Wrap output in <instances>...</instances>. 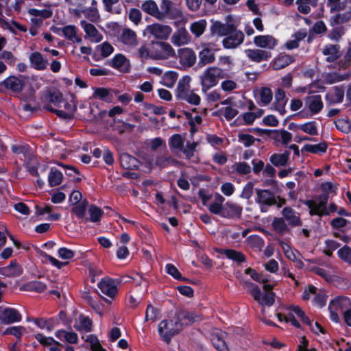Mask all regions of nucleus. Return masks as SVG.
<instances>
[{
  "instance_id": "nucleus-1",
  "label": "nucleus",
  "mask_w": 351,
  "mask_h": 351,
  "mask_svg": "<svg viewBox=\"0 0 351 351\" xmlns=\"http://www.w3.org/2000/svg\"><path fill=\"white\" fill-rule=\"evenodd\" d=\"M294 315H295L303 323L308 325L311 330L314 333L319 334V332H324L323 328L317 322L313 324L308 317L306 316L303 310L298 306L293 305L287 307L283 313H278L277 317L279 322H289L295 327L300 328V325L299 322L295 319Z\"/></svg>"
},
{
  "instance_id": "nucleus-2",
  "label": "nucleus",
  "mask_w": 351,
  "mask_h": 351,
  "mask_svg": "<svg viewBox=\"0 0 351 351\" xmlns=\"http://www.w3.org/2000/svg\"><path fill=\"white\" fill-rule=\"evenodd\" d=\"M191 78L189 75H184L180 79L176 90V97L180 100L185 101L193 105H198L200 103V97L190 89Z\"/></svg>"
},
{
  "instance_id": "nucleus-3",
  "label": "nucleus",
  "mask_w": 351,
  "mask_h": 351,
  "mask_svg": "<svg viewBox=\"0 0 351 351\" xmlns=\"http://www.w3.org/2000/svg\"><path fill=\"white\" fill-rule=\"evenodd\" d=\"M226 77L227 73L223 69L217 66L208 67L199 76L202 91L206 93L218 84L219 79Z\"/></svg>"
},
{
  "instance_id": "nucleus-4",
  "label": "nucleus",
  "mask_w": 351,
  "mask_h": 351,
  "mask_svg": "<svg viewBox=\"0 0 351 351\" xmlns=\"http://www.w3.org/2000/svg\"><path fill=\"white\" fill-rule=\"evenodd\" d=\"M152 59L157 60H166L176 57V51L167 42L152 40Z\"/></svg>"
},
{
  "instance_id": "nucleus-5",
  "label": "nucleus",
  "mask_w": 351,
  "mask_h": 351,
  "mask_svg": "<svg viewBox=\"0 0 351 351\" xmlns=\"http://www.w3.org/2000/svg\"><path fill=\"white\" fill-rule=\"evenodd\" d=\"M182 327L178 317L172 319L162 321L158 325V332L167 342H169L171 337L179 332Z\"/></svg>"
},
{
  "instance_id": "nucleus-6",
  "label": "nucleus",
  "mask_w": 351,
  "mask_h": 351,
  "mask_svg": "<svg viewBox=\"0 0 351 351\" xmlns=\"http://www.w3.org/2000/svg\"><path fill=\"white\" fill-rule=\"evenodd\" d=\"M351 302L348 298L339 296L330 301L328 310L330 319L336 323L340 320L339 313L350 308Z\"/></svg>"
},
{
  "instance_id": "nucleus-7",
  "label": "nucleus",
  "mask_w": 351,
  "mask_h": 351,
  "mask_svg": "<svg viewBox=\"0 0 351 351\" xmlns=\"http://www.w3.org/2000/svg\"><path fill=\"white\" fill-rule=\"evenodd\" d=\"M172 32V28L167 25L154 23L146 27L143 32L144 36H152L156 39L166 40Z\"/></svg>"
},
{
  "instance_id": "nucleus-8",
  "label": "nucleus",
  "mask_w": 351,
  "mask_h": 351,
  "mask_svg": "<svg viewBox=\"0 0 351 351\" xmlns=\"http://www.w3.org/2000/svg\"><path fill=\"white\" fill-rule=\"evenodd\" d=\"M256 202L262 213L268 211L269 208L276 203L275 195L269 190L256 189Z\"/></svg>"
},
{
  "instance_id": "nucleus-9",
  "label": "nucleus",
  "mask_w": 351,
  "mask_h": 351,
  "mask_svg": "<svg viewBox=\"0 0 351 351\" xmlns=\"http://www.w3.org/2000/svg\"><path fill=\"white\" fill-rule=\"evenodd\" d=\"M328 196L324 194L319 195L318 198L315 200L307 201L306 205L308 207L311 215H328V211L326 208Z\"/></svg>"
},
{
  "instance_id": "nucleus-10",
  "label": "nucleus",
  "mask_w": 351,
  "mask_h": 351,
  "mask_svg": "<svg viewBox=\"0 0 351 351\" xmlns=\"http://www.w3.org/2000/svg\"><path fill=\"white\" fill-rule=\"evenodd\" d=\"M243 33L234 27L230 32L223 39L222 45L225 49H232L239 47L243 43Z\"/></svg>"
},
{
  "instance_id": "nucleus-11",
  "label": "nucleus",
  "mask_w": 351,
  "mask_h": 351,
  "mask_svg": "<svg viewBox=\"0 0 351 351\" xmlns=\"http://www.w3.org/2000/svg\"><path fill=\"white\" fill-rule=\"evenodd\" d=\"M250 293L254 299L261 306H271L274 302L273 292L267 291L262 293L260 289L255 285H252Z\"/></svg>"
},
{
  "instance_id": "nucleus-12",
  "label": "nucleus",
  "mask_w": 351,
  "mask_h": 351,
  "mask_svg": "<svg viewBox=\"0 0 351 351\" xmlns=\"http://www.w3.org/2000/svg\"><path fill=\"white\" fill-rule=\"evenodd\" d=\"M80 26L85 32V38L91 43H97L102 40V34L92 23L87 22L86 20H82Z\"/></svg>"
},
{
  "instance_id": "nucleus-13",
  "label": "nucleus",
  "mask_w": 351,
  "mask_h": 351,
  "mask_svg": "<svg viewBox=\"0 0 351 351\" xmlns=\"http://www.w3.org/2000/svg\"><path fill=\"white\" fill-rule=\"evenodd\" d=\"M192 38L185 27L176 29L171 38V43L176 47L186 45L191 43Z\"/></svg>"
},
{
  "instance_id": "nucleus-14",
  "label": "nucleus",
  "mask_w": 351,
  "mask_h": 351,
  "mask_svg": "<svg viewBox=\"0 0 351 351\" xmlns=\"http://www.w3.org/2000/svg\"><path fill=\"white\" fill-rule=\"evenodd\" d=\"M119 40L125 46L127 49H134L138 44L136 32L129 28L123 29L119 36Z\"/></svg>"
},
{
  "instance_id": "nucleus-15",
  "label": "nucleus",
  "mask_w": 351,
  "mask_h": 351,
  "mask_svg": "<svg viewBox=\"0 0 351 351\" xmlns=\"http://www.w3.org/2000/svg\"><path fill=\"white\" fill-rule=\"evenodd\" d=\"M117 284L113 279L104 278L98 283V287L104 294L112 298L117 295Z\"/></svg>"
},
{
  "instance_id": "nucleus-16",
  "label": "nucleus",
  "mask_w": 351,
  "mask_h": 351,
  "mask_svg": "<svg viewBox=\"0 0 351 351\" xmlns=\"http://www.w3.org/2000/svg\"><path fill=\"white\" fill-rule=\"evenodd\" d=\"M21 319V315L15 308H5L0 311V320L3 324H10L14 322H19Z\"/></svg>"
},
{
  "instance_id": "nucleus-17",
  "label": "nucleus",
  "mask_w": 351,
  "mask_h": 351,
  "mask_svg": "<svg viewBox=\"0 0 351 351\" xmlns=\"http://www.w3.org/2000/svg\"><path fill=\"white\" fill-rule=\"evenodd\" d=\"M110 66L123 73H128L130 71V60L123 54H116L110 60Z\"/></svg>"
},
{
  "instance_id": "nucleus-18",
  "label": "nucleus",
  "mask_w": 351,
  "mask_h": 351,
  "mask_svg": "<svg viewBox=\"0 0 351 351\" xmlns=\"http://www.w3.org/2000/svg\"><path fill=\"white\" fill-rule=\"evenodd\" d=\"M278 43V40L271 35H260L254 38V43L256 47L269 50L274 49Z\"/></svg>"
},
{
  "instance_id": "nucleus-19",
  "label": "nucleus",
  "mask_w": 351,
  "mask_h": 351,
  "mask_svg": "<svg viewBox=\"0 0 351 351\" xmlns=\"http://www.w3.org/2000/svg\"><path fill=\"white\" fill-rule=\"evenodd\" d=\"M25 79V77L23 75H19V77L10 76L3 81V84L6 88L19 93L24 88Z\"/></svg>"
},
{
  "instance_id": "nucleus-20",
  "label": "nucleus",
  "mask_w": 351,
  "mask_h": 351,
  "mask_svg": "<svg viewBox=\"0 0 351 351\" xmlns=\"http://www.w3.org/2000/svg\"><path fill=\"white\" fill-rule=\"evenodd\" d=\"M234 26L230 23H223L218 21H212L210 29L212 34L219 36H226Z\"/></svg>"
},
{
  "instance_id": "nucleus-21",
  "label": "nucleus",
  "mask_w": 351,
  "mask_h": 351,
  "mask_svg": "<svg viewBox=\"0 0 351 351\" xmlns=\"http://www.w3.org/2000/svg\"><path fill=\"white\" fill-rule=\"evenodd\" d=\"M141 9L155 19L162 21L163 14L160 13V10L157 3L153 0H146L141 5Z\"/></svg>"
},
{
  "instance_id": "nucleus-22",
  "label": "nucleus",
  "mask_w": 351,
  "mask_h": 351,
  "mask_svg": "<svg viewBox=\"0 0 351 351\" xmlns=\"http://www.w3.org/2000/svg\"><path fill=\"white\" fill-rule=\"evenodd\" d=\"M207 26V21L200 19L191 23L189 29L195 38H199L205 33Z\"/></svg>"
},
{
  "instance_id": "nucleus-23",
  "label": "nucleus",
  "mask_w": 351,
  "mask_h": 351,
  "mask_svg": "<svg viewBox=\"0 0 351 351\" xmlns=\"http://www.w3.org/2000/svg\"><path fill=\"white\" fill-rule=\"evenodd\" d=\"M180 62L184 66H191L196 61V55L190 48H182L178 50Z\"/></svg>"
},
{
  "instance_id": "nucleus-24",
  "label": "nucleus",
  "mask_w": 351,
  "mask_h": 351,
  "mask_svg": "<svg viewBox=\"0 0 351 351\" xmlns=\"http://www.w3.org/2000/svg\"><path fill=\"white\" fill-rule=\"evenodd\" d=\"M288 99L286 97L285 93L283 90L278 88L275 93V102L274 104V109L281 115L286 113V105Z\"/></svg>"
},
{
  "instance_id": "nucleus-25",
  "label": "nucleus",
  "mask_w": 351,
  "mask_h": 351,
  "mask_svg": "<svg viewBox=\"0 0 351 351\" xmlns=\"http://www.w3.org/2000/svg\"><path fill=\"white\" fill-rule=\"evenodd\" d=\"M245 53L250 60L256 62L267 60L269 58H271V53L269 52L258 49H246Z\"/></svg>"
},
{
  "instance_id": "nucleus-26",
  "label": "nucleus",
  "mask_w": 351,
  "mask_h": 351,
  "mask_svg": "<svg viewBox=\"0 0 351 351\" xmlns=\"http://www.w3.org/2000/svg\"><path fill=\"white\" fill-rule=\"evenodd\" d=\"M344 88L342 86H334L326 95V99L331 104L341 103L344 97Z\"/></svg>"
},
{
  "instance_id": "nucleus-27",
  "label": "nucleus",
  "mask_w": 351,
  "mask_h": 351,
  "mask_svg": "<svg viewBox=\"0 0 351 351\" xmlns=\"http://www.w3.org/2000/svg\"><path fill=\"white\" fill-rule=\"evenodd\" d=\"M243 208L238 204L227 202L224 206L223 217L239 218L242 214Z\"/></svg>"
},
{
  "instance_id": "nucleus-28",
  "label": "nucleus",
  "mask_w": 351,
  "mask_h": 351,
  "mask_svg": "<svg viewBox=\"0 0 351 351\" xmlns=\"http://www.w3.org/2000/svg\"><path fill=\"white\" fill-rule=\"evenodd\" d=\"M29 59L32 66L36 70H44L47 66V60L39 52L31 53Z\"/></svg>"
},
{
  "instance_id": "nucleus-29",
  "label": "nucleus",
  "mask_w": 351,
  "mask_h": 351,
  "mask_svg": "<svg viewBox=\"0 0 351 351\" xmlns=\"http://www.w3.org/2000/svg\"><path fill=\"white\" fill-rule=\"evenodd\" d=\"M323 54L326 56V60L332 62L341 56L340 47L337 45H326Z\"/></svg>"
},
{
  "instance_id": "nucleus-30",
  "label": "nucleus",
  "mask_w": 351,
  "mask_h": 351,
  "mask_svg": "<svg viewBox=\"0 0 351 351\" xmlns=\"http://www.w3.org/2000/svg\"><path fill=\"white\" fill-rule=\"evenodd\" d=\"M282 215L291 226H301L302 223L299 215L292 208L285 207L282 210Z\"/></svg>"
},
{
  "instance_id": "nucleus-31",
  "label": "nucleus",
  "mask_w": 351,
  "mask_h": 351,
  "mask_svg": "<svg viewBox=\"0 0 351 351\" xmlns=\"http://www.w3.org/2000/svg\"><path fill=\"white\" fill-rule=\"evenodd\" d=\"M225 336L226 334L221 331H218L212 335V344L219 351H228V348L224 339Z\"/></svg>"
},
{
  "instance_id": "nucleus-32",
  "label": "nucleus",
  "mask_w": 351,
  "mask_h": 351,
  "mask_svg": "<svg viewBox=\"0 0 351 351\" xmlns=\"http://www.w3.org/2000/svg\"><path fill=\"white\" fill-rule=\"evenodd\" d=\"M64 36L73 43H80L81 36L77 34V28L75 25H69L62 29Z\"/></svg>"
},
{
  "instance_id": "nucleus-33",
  "label": "nucleus",
  "mask_w": 351,
  "mask_h": 351,
  "mask_svg": "<svg viewBox=\"0 0 351 351\" xmlns=\"http://www.w3.org/2000/svg\"><path fill=\"white\" fill-rule=\"evenodd\" d=\"M290 153L285 152L283 153H275L269 157V162L275 167H285L287 165L289 159Z\"/></svg>"
},
{
  "instance_id": "nucleus-34",
  "label": "nucleus",
  "mask_w": 351,
  "mask_h": 351,
  "mask_svg": "<svg viewBox=\"0 0 351 351\" xmlns=\"http://www.w3.org/2000/svg\"><path fill=\"white\" fill-rule=\"evenodd\" d=\"M225 199L220 194H216L215 195V201L210 203L208 208L210 213L218 215L222 217V214H223L224 207H223L222 204L223 203Z\"/></svg>"
},
{
  "instance_id": "nucleus-35",
  "label": "nucleus",
  "mask_w": 351,
  "mask_h": 351,
  "mask_svg": "<svg viewBox=\"0 0 351 351\" xmlns=\"http://www.w3.org/2000/svg\"><path fill=\"white\" fill-rule=\"evenodd\" d=\"M92 322L88 317L80 315L75 319L73 327L79 331L89 332L91 330Z\"/></svg>"
},
{
  "instance_id": "nucleus-36",
  "label": "nucleus",
  "mask_w": 351,
  "mask_h": 351,
  "mask_svg": "<svg viewBox=\"0 0 351 351\" xmlns=\"http://www.w3.org/2000/svg\"><path fill=\"white\" fill-rule=\"evenodd\" d=\"M294 61V58L287 54L279 56L272 62V67L274 70L282 69L289 65Z\"/></svg>"
},
{
  "instance_id": "nucleus-37",
  "label": "nucleus",
  "mask_w": 351,
  "mask_h": 351,
  "mask_svg": "<svg viewBox=\"0 0 351 351\" xmlns=\"http://www.w3.org/2000/svg\"><path fill=\"white\" fill-rule=\"evenodd\" d=\"M176 162V161L172 157L166 155L158 156L156 159L152 158L151 161H149L150 167L156 165L161 168L173 165Z\"/></svg>"
},
{
  "instance_id": "nucleus-38",
  "label": "nucleus",
  "mask_w": 351,
  "mask_h": 351,
  "mask_svg": "<svg viewBox=\"0 0 351 351\" xmlns=\"http://www.w3.org/2000/svg\"><path fill=\"white\" fill-rule=\"evenodd\" d=\"M138 160L127 153L120 156V164L124 169H132L138 167Z\"/></svg>"
},
{
  "instance_id": "nucleus-39",
  "label": "nucleus",
  "mask_w": 351,
  "mask_h": 351,
  "mask_svg": "<svg viewBox=\"0 0 351 351\" xmlns=\"http://www.w3.org/2000/svg\"><path fill=\"white\" fill-rule=\"evenodd\" d=\"M21 272V267L16 262H11L9 265L0 268V274L8 277L17 276Z\"/></svg>"
},
{
  "instance_id": "nucleus-40",
  "label": "nucleus",
  "mask_w": 351,
  "mask_h": 351,
  "mask_svg": "<svg viewBox=\"0 0 351 351\" xmlns=\"http://www.w3.org/2000/svg\"><path fill=\"white\" fill-rule=\"evenodd\" d=\"M184 138L179 134L172 135L169 139V146L172 152H180L184 145Z\"/></svg>"
},
{
  "instance_id": "nucleus-41",
  "label": "nucleus",
  "mask_w": 351,
  "mask_h": 351,
  "mask_svg": "<svg viewBox=\"0 0 351 351\" xmlns=\"http://www.w3.org/2000/svg\"><path fill=\"white\" fill-rule=\"evenodd\" d=\"M306 102L310 110L313 113H317L323 107L322 98L319 95L307 97Z\"/></svg>"
},
{
  "instance_id": "nucleus-42",
  "label": "nucleus",
  "mask_w": 351,
  "mask_h": 351,
  "mask_svg": "<svg viewBox=\"0 0 351 351\" xmlns=\"http://www.w3.org/2000/svg\"><path fill=\"white\" fill-rule=\"evenodd\" d=\"M56 337L61 341H65L69 343H77L78 337L76 333L65 330H58L55 332Z\"/></svg>"
},
{
  "instance_id": "nucleus-43",
  "label": "nucleus",
  "mask_w": 351,
  "mask_h": 351,
  "mask_svg": "<svg viewBox=\"0 0 351 351\" xmlns=\"http://www.w3.org/2000/svg\"><path fill=\"white\" fill-rule=\"evenodd\" d=\"M256 97L258 102L262 106H266L272 100L273 94L270 88H261L257 90Z\"/></svg>"
},
{
  "instance_id": "nucleus-44",
  "label": "nucleus",
  "mask_w": 351,
  "mask_h": 351,
  "mask_svg": "<svg viewBox=\"0 0 351 351\" xmlns=\"http://www.w3.org/2000/svg\"><path fill=\"white\" fill-rule=\"evenodd\" d=\"M178 318L180 322L184 320V322L181 323L182 325H187L200 320V315L195 312L183 311L179 313Z\"/></svg>"
},
{
  "instance_id": "nucleus-45",
  "label": "nucleus",
  "mask_w": 351,
  "mask_h": 351,
  "mask_svg": "<svg viewBox=\"0 0 351 351\" xmlns=\"http://www.w3.org/2000/svg\"><path fill=\"white\" fill-rule=\"evenodd\" d=\"M93 98L98 99L110 103L112 100V95L109 89L106 88H93Z\"/></svg>"
},
{
  "instance_id": "nucleus-46",
  "label": "nucleus",
  "mask_w": 351,
  "mask_h": 351,
  "mask_svg": "<svg viewBox=\"0 0 351 351\" xmlns=\"http://www.w3.org/2000/svg\"><path fill=\"white\" fill-rule=\"evenodd\" d=\"M280 245L287 258L292 261H297L301 267L303 265L302 262L297 258V254H298L297 251L293 250L291 247L285 242H280Z\"/></svg>"
},
{
  "instance_id": "nucleus-47",
  "label": "nucleus",
  "mask_w": 351,
  "mask_h": 351,
  "mask_svg": "<svg viewBox=\"0 0 351 351\" xmlns=\"http://www.w3.org/2000/svg\"><path fill=\"white\" fill-rule=\"evenodd\" d=\"M199 63L203 65L210 64L215 60L214 53L208 48L203 49L199 53Z\"/></svg>"
},
{
  "instance_id": "nucleus-48",
  "label": "nucleus",
  "mask_w": 351,
  "mask_h": 351,
  "mask_svg": "<svg viewBox=\"0 0 351 351\" xmlns=\"http://www.w3.org/2000/svg\"><path fill=\"white\" fill-rule=\"evenodd\" d=\"M62 173L56 168H51L48 176L49 184L51 186L59 185L62 181Z\"/></svg>"
},
{
  "instance_id": "nucleus-49",
  "label": "nucleus",
  "mask_w": 351,
  "mask_h": 351,
  "mask_svg": "<svg viewBox=\"0 0 351 351\" xmlns=\"http://www.w3.org/2000/svg\"><path fill=\"white\" fill-rule=\"evenodd\" d=\"M84 16L93 23H98L101 20L99 10L97 8L89 7L83 10Z\"/></svg>"
},
{
  "instance_id": "nucleus-50",
  "label": "nucleus",
  "mask_w": 351,
  "mask_h": 351,
  "mask_svg": "<svg viewBox=\"0 0 351 351\" xmlns=\"http://www.w3.org/2000/svg\"><path fill=\"white\" fill-rule=\"evenodd\" d=\"M160 6V13L163 14L162 20L167 17H173V3L170 0H162Z\"/></svg>"
},
{
  "instance_id": "nucleus-51",
  "label": "nucleus",
  "mask_w": 351,
  "mask_h": 351,
  "mask_svg": "<svg viewBox=\"0 0 351 351\" xmlns=\"http://www.w3.org/2000/svg\"><path fill=\"white\" fill-rule=\"evenodd\" d=\"M327 149V144L324 142L320 143L318 144H306L305 145L302 150H304L308 152H311L313 154H319V153H324L326 152Z\"/></svg>"
},
{
  "instance_id": "nucleus-52",
  "label": "nucleus",
  "mask_w": 351,
  "mask_h": 351,
  "mask_svg": "<svg viewBox=\"0 0 351 351\" xmlns=\"http://www.w3.org/2000/svg\"><path fill=\"white\" fill-rule=\"evenodd\" d=\"M28 14L43 21L44 19L50 18L52 16L53 12L51 9L38 10L36 8H30L28 10Z\"/></svg>"
},
{
  "instance_id": "nucleus-53",
  "label": "nucleus",
  "mask_w": 351,
  "mask_h": 351,
  "mask_svg": "<svg viewBox=\"0 0 351 351\" xmlns=\"http://www.w3.org/2000/svg\"><path fill=\"white\" fill-rule=\"evenodd\" d=\"M178 73L175 71H168L164 74L162 83L167 87L171 88L178 80Z\"/></svg>"
},
{
  "instance_id": "nucleus-54",
  "label": "nucleus",
  "mask_w": 351,
  "mask_h": 351,
  "mask_svg": "<svg viewBox=\"0 0 351 351\" xmlns=\"http://www.w3.org/2000/svg\"><path fill=\"white\" fill-rule=\"evenodd\" d=\"M246 242L250 247L259 251L261 250L264 245V241L261 237L257 235L250 236L247 239Z\"/></svg>"
},
{
  "instance_id": "nucleus-55",
  "label": "nucleus",
  "mask_w": 351,
  "mask_h": 351,
  "mask_svg": "<svg viewBox=\"0 0 351 351\" xmlns=\"http://www.w3.org/2000/svg\"><path fill=\"white\" fill-rule=\"evenodd\" d=\"M306 36V34L298 32L295 34L293 38L287 41L285 44V47L287 49L291 50L297 48L299 46V42Z\"/></svg>"
},
{
  "instance_id": "nucleus-56",
  "label": "nucleus",
  "mask_w": 351,
  "mask_h": 351,
  "mask_svg": "<svg viewBox=\"0 0 351 351\" xmlns=\"http://www.w3.org/2000/svg\"><path fill=\"white\" fill-rule=\"evenodd\" d=\"M272 226L278 234H283L288 231V226L282 218H275Z\"/></svg>"
},
{
  "instance_id": "nucleus-57",
  "label": "nucleus",
  "mask_w": 351,
  "mask_h": 351,
  "mask_svg": "<svg viewBox=\"0 0 351 351\" xmlns=\"http://www.w3.org/2000/svg\"><path fill=\"white\" fill-rule=\"evenodd\" d=\"M223 254H225L227 258L238 263H242L245 261V259L243 253L230 249L224 250Z\"/></svg>"
},
{
  "instance_id": "nucleus-58",
  "label": "nucleus",
  "mask_w": 351,
  "mask_h": 351,
  "mask_svg": "<svg viewBox=\"0 0 351 351\" xmlns=\"http://www.w3.org/2000/svg\"><path fill=\"white\" fill-rule=\"evenodd\" d=\"M232 169L239 174L246 175L250 173L251 167L245 162H235L232 165Z\"/></svg>"
},
{
  "instance_id": "nucleus-59",
  "label": "nucleus",
  "mask_w": 351,
  "mask_h": 351,
  "mask_svg": "<svg viewBox=\"0 0 351 351\" xmlns=\"http://www.w3.org/2000/svg\"><path fill=\"white\" fill-rule=\"evenodd\" d=\"M221 116L226 118L228 121L234 119L238 114V110L233 106H226L221 108L219 110Z\"/></svg>"
},
{
  "instance_id": "nucleus-60",
  "label": "nucleus",
  "mask_w": 351,
  "mask_h": 351,
  "mask_svg": "<svg viewBox=\"0 0 351 351\" xmlns=\"http://www.w3.org/2000/svg\"><path fill=\"white\" fill-rule=\"evenodd\" d=\"M36 339L44 346H49L53 345H59V343L56 341L53 337H46L41 333L35 335Z\"/></svg>"
},
{
  "instance_id": "nucleus-61",
  "label": "nucleus",
  "mask_w": 351,
  "mask_h": 351,
  "mask_svg": "<svg viewBox=\"0 0 351 351\" xmlns=\"http://www.w3.org/2000/svg\"><path fill=\"white\" fill-rule=\"evenodd\" d=\"M87 201L83 200L80 203L75 204L72 208V212L80 219H84L85 217V212L86 210Z\"/></svg>"
},
{
  "instance_id": "nucleus-62",
  "label": "nucleus",
  "mask_w": 351,
  "mask_h": 351,
  "mask_svg": "<svg viewBox=\"0 0 351 351\" xmlns=\"http://www.w3.org/2000/svg\"><path fill=\"white\" fill-rule=\"evenodd\" d=\"M97 50L100 52L102 57L106 58L113 53L114 47L109 43L104 42L97 46Z\"/></svg>"
},
{
  "instance_id": "nucleus-63",
  "label": "nucleus",
  "mask_w": 351,
  "mask_h": 351,
  "mask_svg": "<svg viewBox=\"0 0 351 351\" xmlns=\"http://www.w3.org/2000/svg\"><path fill=\"white\" fill-rule=\"evenodd\" d=\"M90 220L92 222L99 221L104 214V212L95 205H90L88 208Z\"/></svg>"
},
{
  "instance_id": "nucleus-64",
  "label": "nucleus",
  "mask_w": 351,
  "mask_h": 351,
  "mask_svg": "<svg viewBox=\"0 0 351 351\" xmlns=\"http://www.w3.org/2000/svg\"><path fill=\"white\" fill-rule=\"evenodd\" d=\"M337 254L343 261L351 264V247L343 246L337 251Z\"/></svg>"
}]
</instances>
